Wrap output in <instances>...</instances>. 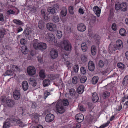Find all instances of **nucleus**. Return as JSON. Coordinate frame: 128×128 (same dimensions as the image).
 I'll return each mask as SVG.
<instances>
[{
  "label": "nucleus",
  "mask_w": 128,
  "mask_h": 128,
  "mask_svg": "<svg viewBox=\"0 0 128 128\" xmlns=\"http://www.w3.org/2000/svg\"><path fill=\"white\" fill-rule=\"evenodd\" d=\"M78 78L77 76H74L73 77L72 79V82L74 84H76L78 82Z\"/></svg>",
  "instance_id": "nucleus-44"
},
{
  "label": "nucleus",
  "mask_w": 128,
  "mask_h": 128,
  "mask_svg": "<svg viewBox=\"0 0 128 128\" xmlns=\"http://www.w3.org/2000/svg\"><path fill=\"white\" fill-rule=\"evenodd\" d=\"M50 92H48L47 91H46L44 93V100H45L48 96L50 95Z\"/></svg>",
  "instance_id": "nucleus-49"
},
{
  "label": "nucleus",
  "mask_w": 128,
  "mask_h": 128,
  "mask_svg": "<svg viewBox=\"0 0 128 128\" xmlns=\"http://www.w3.org/2000/svg\"><path fill=\"white\" fill-rule=\"evenodd\" d=\"M75 118L78 122L80 123L82 122L83 120L84 116L83 114H79L76 115Z\"/></svg>",
  "instance_id": "nucleus-11"
},
{
  "label": "nucleus",
  "mask_w": 128,
  "mask_h": 128,
  "mask_svg": "<svg viewBox=\"0 0 128 128\" xmlns=\"http://www.w3.org/2000/svg\"><path fill=\"white\" fill-rule=\"evenodd\" d=\"M78 30L81 32H84L86 29V26L83 23L78 24L77 27Z\"/></svg>",
  "instance_id": "nucleus-10"
},
{
  "label": "nucleus",
  "mask_w": 128,
  "mask_h": 128,
  "mask_svg": "<svg viewBox=\"0 0 128 128\" xmlns=\"http://www.w3.org/2000/svg\"><path fill=\"white\" fill-rule=\"evenodd\" d=\"M11 71L9 70H8L6 72V76H11Z\"/></svg>",
  "instance_id": "nucleus-60"
},
{
  "label": "nucleus",
  "mask_w": 128,
  "mask_h": 128,
  "mask_svg": "<svg viewBox=\"0 0 128 128\" xmlns=\"http://www.w3.org/2000/svg\"><path fill=\"white\" fill-rule=\"evenodd\" d=\"M110 95V93L108 91H106L103 92V96L104 98H106L109 96Z\"/></svg>",
  "instance_id": "nucleus-41"
},
{
  "label": "nucleus",
  "mask_w": 128,
  "mask_h": 128,
  "mask_svg": "<svg viewBox=\"0 0 128 128\" xmlns=\"http://www.w3.org/2000/svg\"><path fill=\"white\" fill-rule=\"evenodd\" d=\"M54 116L51 114H49L46 116L45 117V120L47 122H52L54 120Z\"/></svg>",
  "instance_id": "nucleus-8"
},
{
  "label": "nucleus",
  "mask_w": 128,
  "mask_h": 128,
  "mask_svg": "<svg viewBox=\"0 0 128 128\" xmlns=\"http://www.w3.org/2000/svg\"><path fill=\"white\" fill-rule=\"evenodd\" d=\"M117 66V67L121 70H124L125 68V66L122 63H118Z\"/></svg>",
  "instance_id": "nucleus-34"
},
{
  "label": "nucleus",
  "mask_w": 128,
  "mask_h": 128,
  "mask_svg": "<svg viewBox=\"0 0 128 128\" xmlns=\"http://www.w3.org/2000/svg\"><path fill=\"white\" fill-rule=\"evenodd\" d=\"M78 12L80 14H84V10L81 8H80L78 10Z\"/></svg>",
  "instance_id": "nucleus-61"
},
{
  "label": "nucleus",
  "mask_w": 128,
  "mask_h": 128,
  "mask_svg": "<svg viewBox=\"0 0 128 128\" xmlns=\"http://www.w3.org/2000/svg\"><path fill=\"white\" fill-rule=\"evenodd\" d=\"M33 120L36 123H37L39 120V117L40 116L39 114L37 113H34L32 114Z\"/></svg>",
  "instance_id": "nucleus-22"
},
{
  "label": "nucleus",
  "mask_w": 128,
  "mask_h": 128,
  "mask_svg": "<svg viewBox=\"0 0 128 128\" xmlns=\"http://www.w3.org/2000/svg\"><path fill=\"white\" fill-rule=\"evenodd\" d=\"M93 10L97 16H100L101 12V9L97 6H94L93 8Z\"/></svg>",
  "instance_id": "nucleus-12"
},
{
  "label": "nucleus",
  "mask_w": 128,
  "mask_h": 128,
  "mask_svg": "<svg viewBox=\"0 0 128 128\" xmlns=\"http://www.w3.org/2000/svg\"><path fill=\"white\" fill-rule=\"evenodd\" d=\"M50 54L52 58L55 59L57 57L58 53L56 50H52L50 51Z\"/></svg>",
  "instance_id": "nucleus-17"
},
{
  "label": "nucleus",
  "mask_w": 128,
  "mask_h": 128,
  "mask_svg": "<svg viewBox=\"0 0 128 128\" xmlns=\"http://www.w3.org/2000/svg\"><path fill=\"white\" fill-rule=\"evenodd\" d=\"M21 94L20 91L17 90H15L13 93V96L14 100H18L20 98Z\"/></svg>",
  "instance_id": "nucleus-7"
},
{
  "label": "nucleus",
  "mask_w": 128,
  "mask_h": 128,
  "mask_svg": "<svg viewBox=\"0 0 128 128\" xmlns=\"http://www.w3.org/2000/svg\"><path fill=\"white\" fill-rule=\"evenodd\" d=\"M39 76L41 78H45L44 71L43 70H40L39 74Z\"/></svg>",
  "instance_id": "nucleus-40"
},
{
  "label": "nucleus",
  "mask_w": 128,
  "mask_h": 128,
  "mask_svg": "<svg viewBox=\"0 0 128 128\" xmlns=\"http://www.w3.org/2000/svg\"><path fill=\"white\" fill-rule=\"evenodd\" d=\"M56 36L58 38H60L62 36V33L60 31L57 30V33L56 34Z\"/></svg>",
  "instance_id": "nucleus-46"
},
{
  "label": "nucleus",
  "mask_w": 128,
  "mask_h": 128,
  "mask_svg": "<svg viewBox=\"0 0 128 128\" xmlns=\"http://www.w3.org/2000/svg\"><path fill=\"white\" fill-rule=\"evenodd\" d=\"M13 22L17 25H22L23 24L22 22L19 20L14 19L13 20Z\"/></svg>",
  "instance_id": "nucleus-37"
},
{
  "label": "nucleus",
  "mask_w": 128,
  "mask_h": 128,
  "mask_svg": "<svg viewBox=\"0 0 128 128\" xmlns=\"http://www.w3.org/2000/svg\"><path fill=\"white\" fill-rule=\"evenodd\" d=\"M47 39L50 42H53L55 40L54 35L52 33H48L46 35Z\"/></svg>",
  "instance_id": "nucleus-14"
},
{
  "label": "nucleus",
  "mask_w": 128,
  "mask_h": 128,
  "mask_svg": "<svg viewBox=\"0 0 128 128\" xmlns=\"http://www.w3.org/2000/svg\"><path fill=\"white\" fill-rule=\"evenodd\" d=\"M99 98L96 93L94 92L92 94V100L94 102H96L98 100Z\"/></svg>",
  "instance_id": "nucleus-23"
},
{
  "label": "nucleus",
  "mask_w": 128,
  "mask_h": 128,
  "mask_svg": "<svg viewBox=\"0 0 128 128\" xmlns=\"http://www.w3.org/2000/svg\"><path fill=\"white\" fill-rule=\"evenodd\" d=\"M67 9L66 8H64L61 11L60 14L62 16H64L67 14Z\"/></svg>",
  "instance_id": "nucleus-38"
},
{
  "label": "nucleus",
  "mask_w": 128,
  "mask_h": 128,
  "mask_svg": "<svg viewBox=\"0 0 128 128\" xmlns=\"http://www.w3.org/2000/svg\"><path fill=\"white\" fill-rule=\"evenodd\" d=\"M50 84V81L48 79H45L43 82V85L44 87H46L49 86Z\"/></svg>",
  "instance_id": "nucleus-27"
},
{
  "label": "nucleus",
  "mask_w": 128,
  "mask_h": 128,
  "mask_svg": "<svg viewBox=\"0 0 128 128\" xmlns=\"http://www.w3.org/2000/svg\"><path fill=\"white\" fill-rule=\"evenodd\" d=\"M81 48L83 52L86 51L88 48L85 42H83L81 44Z\"/></svg>",
  "instance_id": "nucleus-31"
},
{
  "label": "nucleus",
  "mask_w": 128,
  "mask_h": 128,
  "mask_svg": "<svg viewBox=\"0 0 128 128\" xmlns=\"http://www.w3.org/2000/svg\"><path fill=\"white\" fill-rule=\"evenodd\" d=\"M22 86L23 90L25 91H26L28 88V84L26 81H24L22 82Z\"/></svg>",
  "instance_id": "nucleus-20"
},
{
  "label": "nucleus",
  "mask_w": 128,
  "mask_h": 128,
  "mask_svg": "<svg viewBox=\"0 0 128 128\" xmlns=\"http://www.w3.org/2000/svg\"><path fill=\"white\" fill-rule=\"evenodd\" d=\"M5 103L7 106L10 107H13L15 104L14 101L12 99L6 100Z\"/></svg>",
  "instance_id": "nucleus-15"
},
{
  "label": "nucleus",
  "mask_w": 128,
  "mask_h": 128,
  "mask_svg": "<svg viewBox=\"0 0 128 128\" xmlns=\"http://www.w3.org/2000/svg\"><path fill=\"white\" fill-rule=\"evenodd\" d=\"M6 31L4 29H2L0 31V38H3L4 35L6 34Z\"/></svg>",
  "instance_id": "nucleus-39"
},
{
  "label": "nucleus",
  "mask_w": 128,
  "mask_h": 128,
  "mask_svg": "<svg viewBox=\"0 0 128 128\" xmlns=\"http://www.w3.org/2000/svg\"><path fill=\"white\" fill-rule=\"evenodd\" d=\"M52 19L53 22L56 23L58 22L60 20L59 17L58 15H55L53 16Z\"/></svg>",
  "instance_id": "nucleus-28"
},
{
  "label": "nucleus",
  "mask_w": 128,
  "mask_h": 128,
  "mask_svg": "<svg viewBox=\"0 0 128 128\" xmlns=\"http://www.w3.org/2000/svg\"><path fill=\"white\" fill-rule=\"evenodd\" d=\"M122 45L123 44L122 41L120 40H118L116 41L115 45L117 50H119L122 47Z\"/></svg>",
  "instance_id": "nucleus-18"
},
{
  "label": "nucleus",
  "mask_w": 128,
  "mask_h": 128,
  "mask_svg": "<svg viewBox=\"0 0 128 128\" xmlns=\"http://www.w3.org/2000/svg\"><path fill=\"white\" fill-rule=\"evenodd\" d=\"M127 4L124 2H122L120 4V10L123 11L127 10Z\"/></svg>",
  "instance_id": "nucleus-26"
},
{
  "label": "nucleus",
  "mask_w": 128,
  "mask_h": 128,
  "mask_svg": "<svg viewBox=\"0 0 128 128\" xmlns=\"http://www.w3.org/2000/svg\"><path fill=\"white\" fill-rule=\"evenodd\" d=\"M56 110L58 113L62 114L65 111V108L63 106L62 103L58 101L56 103Z\"/></svg>",
  "instance_id": "nucleus-4"
},
{
  "label": "nucleus",
  "mask_w": 128,
  "mask_h": 128,
  "mask_svg": "<svg viewBox=\"0 0 128 128\" xmlns=\"http://www.w3.org/2000/svg\"><path fill=\"white\" fill-rule=\"evenodd\" d=\"M37 58L38 61L40 62L41 63L43 62V59L41 55L38 56L37 57Z\"/></svg>",
  "instance_id": "nucleus-57"
},
{
  "label": "nucleus",
  "mask_w": 128,
  "mask_h": 128,
  "mask_svg": "<svg viewBox=\"0 0 128 128\" xmlns=\"http://www.w3.org/2000/svg\"><path fill=\"white\" fill-rule=\"evenodd\" d=\"M80 71L82 74H85L86 72V70L84 67L82 66L80 69Z\"/></svg>",
  "instance_id": "nucleus-51"
},
{
  "label": "nucleus",
  "mask_w": 128,
  "mask_h": 128,
  "mask_svg": "<svg viewBox=\"0 0 128 128\" xmlns=\"http://www.w3.org/2000/svg\"><path fill=\"white\" fill-rule=\"evenodd\" d=\"M14 13L15 12L12 10H8L7 11L8 14H14Z\"/></svg>",
  "instance_id": "nucleus-59"
},
{
  "label": "nucleus",
  "mask_w": 128,
  "mask_h": 128,
  "mask_svg": "<svg viewBox=\"0 0 128 128\" xmlns=\"http://www.w3.org/2000/svg\"><path fill=\"white\" fill-rule=\"evenodd\" d=\"M1 101L2 102L4 103L6 102V98L4 96L1 97L0 98Z\"/></svg>",
  "instance_id": "nucleus-58"
},
{
  "label": "nucleus",
  "mask_w": 128,
  "mask_h": 128,
  "mask_svg": "<svg viewBox=\"0 0 128 128\" xmlns=\"http://www.w3.org/2000/svg\"><path fill=\"white\" fill-rule=\"evenodd\" d=\"M21 50L22 52L24 54H26L28 53V49L26 46H22L21 48Z\"/></svg>",
  "instance_id": "nucleus-24"
},
{
  "label": "nucleus",
  "mask_w": 128,
  "mask_h": 128,
  "mask_svg": "<svg viewBox=\"0 0 128 128\" xmlns=\"http://www.w3.org/2000/svg\"><path fill=\"white\" fill-rule=\"evenodd\" d=\"M60 46L62 48L67 51H70L72 48L70 43L66 40H64L61 42Z\"/></svg>",
  "instance_id": "nucleus-3"
},
{
  "label": "nucleus",
  "mask_w": 128,
  "mask_h": 128,
  "mask_svg": "<svg viewBox=\"0 0 128 128\" xmlns=\"http://www.w3.org/2000/svg\"><path fill=\"white\" fill-rule=\"evenodd\" d=\"M48 78L51 80H54L56 78V77L53 74H50L48 75Z\"/></svg>",
  "instance_id": "nucleus-55"
},
{
  "label": "nucleus",
  "mask_w": 128,
  "mask_h": 128,
  "mask_svg": "<svg viewBox=\"0 0 128 128\" xmlns=\"http://www.w3.org/2000/svg\"><path fill=\"white\" fill-rule=\"evenodd\" d=\"M20 42L22 44H25L26 43V41L24 38H22L20 40Z\"/></svg>",
  "instance_id": "nucleus-56"
},
{
  "label": "nucleus",
  "mask_w": 128,
  "mask_h": 128,
  "mask_svg": "<svg viewBox=\"0 0 128 128\" xmlns=\"http://www.w3.org/2000/svg\"><path fill=\"white\" fill-rule=\"evenodd\" d=\"M117 50L115 44L111 42L109 44L108 48V50L110 54H112L113 51H115Z\"/></svg>",
  "instance_id": "nucleus-9"
},
{
  "label": "nucleus",
  "mask_w": 128,
  "mask_h": 128,
  "mask_svg": "<svg viewBox=\"0 0 128 128\" xmlns=\"http://www.w3.org/2000/svg\"><path fill=\"white\" fill-rule=\"evenodd\" d=\"M29 83L34 86H35L36 85V81L33 79L32 80L31 78L29 79Z\"/></svg>",
  "instance_id": "nucleus-35"
},
{
  "label": "nucleus",
  "mask_w": 128,
  "mask_h": 128,
  "mask_svg": "<svg viewBox=\"0 0 128 128\" xmlns=\"http://www.w3.org/2000/svg\"><path fill=\"white\" fill-rule=\"evenodd\" d=\"M60 102L62 103L63 106H67L69 105V102L68 100L66 99H64L62 102Z\"/></svg>",
  "instance_id": "nucleus-36"
},
{
  "label": "nucleus",
  "mask_w": 128,
  "mask_h": 128,
  "mask_svg": "<svg viewBox=\"0 0 128 128\" xmlns=\"http://www.w3.org/2000/svg\"><path fill=\"white\" fill-rule=\"evenodd\" d=\"M55 6V4L53 5V7H49L47 9L48 12L52 14H54L55 12V10L54 7Z\"/></svg>",
  "instance_id": "nucleus-21"
},
{
  "label": "nucleus",
  "mask_w": 128,
  "mask_h": 128,
  "mask_svg": "<svg viewBox=\"0 0 128 128\" xmlns=\"http://www.w3.org/2000/svg\"><path fill=\"white\" fill-rule=\"evenodd\" d=\"M68 10L70 14L73 15L74 14V8L72 6H71L68 7Z\"/></svg>",
  "instance_id": "nucleus-43"
},
{
  "label": "nucleus",
  "mask_w": 128,
  "mask_h": 128,
  "mask_svg": "<svg viewBox=\"0 0 128 128\" xmlns=\"http://www.w3.org/2000/svg\"><path fill=\"white\" fill-rule=\"evenodd\" d=\"M69 92L70 95L72 96H74L76 94L75 90L74 88L70 89L69 91Z\"/></svg>",
  "instance_id": "nucleus-45"
},
{
  "label": "nucleus",
  "mask_w": 128,
  "mask_h": 128,
  "mask_svg": "<svg viewBox=\"0 0 128 128\" xmlns=\"http://www.w3.org/2000/svg\"><path fill=\"white\" fill-rule=\"evenodd\" d=\"M119 33L122 36H124L126 35V30L124 28H121L119 30Z\"/></svg>",
  "instance_id": "nucleus-33"
},
{
  "label": "nucleus",
  "mask_w": 128,
  "mask_h": 128,
  "mask_svg": "<svg viewBox=\"0 0 128 128\" xmlns=\"http://www.w3.org/2000/svg\"><path fill=\"white\" fill-rule=\"evenodd\" d=\"M88 67L89 70L91 71H93L95 68V65L92 61H90L88 64Z\"/></svg>",
  "instance_id": "nucleus-16"
},
{
  "label": "nucleus",
  "mask_w": 128,
  "mask_h": 128,
  "mask_svg": "<svg viewBox=\"0 0 128 128\" xmlns=\"http://www.w3.org/2000/svg\"><path fill=\"white\" fill-rule=\"evenodd\" d=\"M28 7V10L30 13L32 14L35 13L36 12L37 9L35 6L31 5Z\"/></svg>",
  "instance_id": "nucleus-19"
},
{
  "label": "nucleus",
  "mask_w": 128,
  "mask_h": 128,
  "mask_svg": "<svg viewBox=\"0 0 128 128\" xmlns=\"http://www.w3.org/2000/svg\"><path fill=\"white\" fill-rule=\"evenodd\" d=\"M112 29L114 31H116L117 30L116 25L115 23H113L112 25Z\"/></svg>",
  "instance_id": "nucleus-54"
},
{
  "label": "nucleus",
  "mask_w": 128,
  "mask_h": 128,
  "mask_svg": "<svg viewBox=\"0 0 128 128\" xmlns=\"http://www.w3.org/2000/svg\"><path fill=\"white\" fill-rule=\"evenodd\" d=\"M80 124H76L73 126V128H80Z\"/></svg>",
  "instance_id": "nucleus-64"
},
{
  "label": "nucleus",
  "mask_w": 128,
  "mask_h": 128,
  "mask_svg": "<svg viewBox=\"0 0 128 128\" xmlns=\"http://www.w3.org/2000/svg\"><path fill=\"white\" fill-rule=\"evenodd\" d=\"M122 84L124 86H126L128 85V75L126 76L123 79Z\"/></svg>",
  "instance_id": "nucleus-25"
},
{
  "label": "nucleus",
  "mask_w": 128,
  "mask_h": 128,
  "mask_svg": "<svg viewBox=\"0 0 128 128\" xmlns=\"http://www.w3.org/2000/svg\"><path fill=\"white\" fill-rule=\"evenodd\" d=\"M98 79L99 78L98 76H94L92 79V83L94 84H95L98 82Z\"/></svg>",
  "instance_id": "nucleus-32"
},
{
  "label": "nucleus",
  "mask_w": 128,
  "mask_h": 128,
  "mask_svg": "<svg viewBox=\"0 0 128 128\" xmlns=\"http://www.w3.org/2000/svg\"><path fill=\"white\" fill-rule=\"evenodd\" d=\"M0 21L2 22H3L4 21L3 15L2 14H0Z\"/></svg>",
  "instance_id": "nucleus-62"
},
{
  "label": "nucleus",
  "mask_w": 128,
  "mask_h": 128,
  "mask_svg": "<svg viewBox=\"0 0 128 128\" xmlns=\"http://www.w3.org/2000/svg\"><path fill=\"white\" fill-rule=\"evenodd\" d=\"M115 9L116 10H120V4L118 2V4H116L115 5Z\"/></svg>",
  "instance_id": "nucleus-52"
},
{
  "label": "nucleus",
  "mask_w": 128,
  "mask_h": 128,
  "mask_svg": "<svg viewBox=\"0 0 128 128\" xmlns=\"http://www.w3.org/2000/svg\"><path fill=\"white\" fill-rule=\"evenodd\" d=\"M87 79V78L86 76H82L81 78L80 81L81 83H84L86 82Z\"/></svg>",
  "instance_id": "nucleus-48"
},
{
  "label": "nucleus",
  "mask_w": 128,
  "mask_h": 128,
  "mask_svg": "<svg viewBox=\"0 0 128 128\" xmlns=\"http://www.w3.org/2000/svg\"><path fill=\"white\" fill-rule=\"evenodd\" d=\"M32 128H43V127L42 125L39 124L38 126H34Z\"/></svg>",
  "instance_id": "nucleus-63"
},
{
  "label": "nucleus",
  "mask_w": 128,
  "mask_h": 128,
  "mask_svg": "<svg viewBox=\"0 0 128 128\" xmlns=\"http://www.w3.org/2000/svg\"><path fill=\"white\" fill-rule=\"evenodd\" d=\"M104 64V62L102 60H100L98 63V66L102 68Z\"/></svg>",
  "instance_id": "nucleus-47"
},
{
  "label": "nucleus",
  "mask_w": 128,
  "mask_h": 128,
  "mask_svg": "<svg viewBox=\"0 0 128 128\" xmlns=\"http://www.w3.org/2000/svg\"><path fill=\"white\" fill-rule=\"evenodd\" d=\"M81 61L83 62H86L88 60V58L85 55L82 54L81 56Z\"/></svg>",
  "instance_id": "nucleus-42"
},
{
  "label": "nucleus",
  "mask_w": 128,
  "mask_h": 128,
  "mask_svg": "<svg viewBox=\"0 0 128 128\" xmlns=\"http://www.w3.org/2000/svg\"><path fill=\"white\" fill-rule=\"evenodd\" d=\"M28 74L30 76H32L36 73V70L35 67L33 66H28L27 68Z\"/></svg>",
  "instance_id": "nucleus-5"
},
{
  "label": "nucleus",
  "mask_w": 128,
  "mask_h": 128,
  "mask_svg": "<svg viewBox=\"0 0 128 128\" xmlns=\"http://www.w3.org/2000/svg\"><path fill=\"white\" fill-rule=\"evenodd\" d=\"M91 50L92 55L94 56L96 54V46L94 45L92 46L91 48Z\"/></svg>",
  "instance_id": "nucleus-30"
},
{
  "label": "nucleus",
  "mask_w": 128,
  "mask_h": 128,
  "mask_svg": "<svg viewBox=\"0 0 128 128\" xmlns=\"http://www.w3.org/2000/svg\"><path fill=\"white\" fill-rule=\"evenodd\" d=\"M84 86L83 85H80L78 88L77 90L78 92L80 94H82L84 92Z\"/></svg>",
  "instance_id": "nucleus-29"
},
{
  "label": "nucleus",
  "mask_w": 128,
  "mask_h": 128,
  "mask_svg": "<svg viewBox=\"0 0 128 128\" xmlns=\"http://www.w3.org/2000/svg\"><path fill=\"white\" fill-rule=\"evenodd\" d=\"M46 27L48 30L52 32L56 30L57 28V26L56 24L51 23H47Z\"/></svg>",
  "instance_id": "nucleus-6"
},
{
  "label": "nucleus",
  "mask_w": 128,
  "mask_h": 128,
  "mask_svg": "<svg viewBox=\"0 0 128 128\" xmlns=\"http://www.w3.org/2000/svg\"><path fill=\"white\" fill-rule=\"evenodd\" d=\"M33 46L36 50H44L46 48V44L43 42L38 43L37 40H36L33 42Z\"/></svg>",
  "instance_id": "nucleus-2"
},
{
  "label": "nucleus",
  "mask_w": 128,
  "mask_h": 128,
  "mask_svg": "<svg viewBox=\"0 0 128 128\" xmlns=\"http://www.w3.org/2000/svg\"><path fill=\"white\" fill-rule=\"evenodd\" d=\"M13 123L16 124H19L22 123L20 120L16 117H13L10 118L9 121H6L4 124L3 127L4 128H8L9 127L11 123Z\"/></svg>",
  "instance_id": "nucleus-1"
},
{
  "label": "nucleus",
  "mask_w": 128,
  "mask_h": 128,
  "mask_svg": "<svg viewBox=\"0 0 128 128\" xmlns=\"http://www.w3.org/2000/svg\"><path fill=\"white\" fill-rule=\"evenodd\" d=\"M74 71L76 72L78 71L79 68L78 66L77 65H75L74 66Z\"/></svg>",
  "instance_id": "nucleus-53"
},
{
  "label": "nucleus",
  "mask_w": 128,
  "mask_h": 128,
  "mask_svg": "<svg viewBox=\"0 0 128 128\" xmlns=\"http://www.w3.org/2000/svg\"><path fill=\"white\" fill-rule=\"evenodd\" d=\"M68 56V54H62V59L64 64L69 65L70 64V63L67 60Z\"/></svg>",
  "instance_id": "nucleus-13"
},
{
  "label": "nucleus",
  "mask_w": 128,
  "mask_h": 128,
  "mask_svg": "<svg viewBox=\"0 0 128 128\" xmlns=\"http://www.w3.org/2000/svg\"><path fill=\"white\" fill-rule=\"evenodd\" d=\"M96 16H92L90 23L91 24L92 23H94L96 22Z\"/></svg>",
  "instance_id": "nucleus-50"
}]
</instances>
